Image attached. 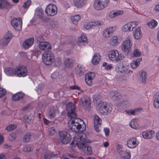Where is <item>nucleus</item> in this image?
Segmentation results:
<instances>
[{
  "mask_svg": "<svg viewBox=\"0 0 159 159\" xmlns=\"http://www.w3.org/2000/svg\"><path fill=\"white\" fill-rule=\"evenodd\" d=\"M87 142L86 134L84 133H81L74 138L70 145L72 147L77 146L79 149L89 155L91 154L92 151L91 148L86 143Z\"/></svg>",
  "mask_w": 159,
  "mask_h": 159,
  "instance_id": "nucleus-1",
  "label": "nucleus"
},
{
  "mask_svg": "<svg viewBox=\"0 0 159 159\" xmlns=\"http://www.w3.org/2000/svg\"><path fill=\"white\" fill-rule=\"evenodd\" d=\"M68 121V126L70 129L73 132H77L84 131L86 129V125L81 128L82 124H84V121L81 119L77 118L76 117H72Z\"/></svg>",
  "mask_w": 159,
  "mask_h": 159,
  "instance_id": "nucleus-2",
  "label": "nucleus"
},
{
  "mask_svg": "<svg viewBox=\"0 0 159 159\" xmlns=\"http://www.w3.org/2000/svg\"><path fill=\"white\" fill-rule=\"evenodd\" d=\"M132 44V41L129 37L126 38L122 42L121 48L125 55H127L131 52Z\"/></svg>",
  "mask_w": 159,
  "mask_h": 159,
  "instance_id": "nucleus-3",
  "label": "nucleus"
},
{
  "mask_svg": "<svg viewBox=\"0 0 159 159\" xmlns=\"http://www.w3.org/2000/svg\"><path fill=\"white\" fill-rule=\"evenodd\" d=\"M99 106V108L98 110V111L99 114L102 115L109 114L112 110L111 107L108 103L100 102Z\"/></svg>",
  "mask_w": 159,
  "mask_h": 159,
  "instance_id": "nucleus-4",
  "label": "nucleus"
},
{
  "mask_svg": "<svg viewBox=\"0 0 159 159\" xmlns=\"http://www.w3.org/2000/svg\"><path fill=\"white\" fill-rule=\"evenodd\" d=\"M42 59L43 62L46 65H50L54 61V55L51 51H46L42 54Z\"/></svg>",
  "mask_w": 159,
  "mask_h": 159,
  "instance_id": "nucleus-5",
  "label": "nucleus"
},
{
  "mask_svg": "<svg viewBox=\"0 0 159 159\" xmlns=\"http://www.w3.org/2000/svg\"><path fill=\"white\" fill-rule=\"evenodd\" d=\"M108 57L109 59L112 61L117 62L119 61L122 60L124 56L121 53L119 54L116 50H112L109 52Z\"/></svg>",
  "mask_w": 159,
  "mask_h": 159,
  "instance_id": "nucleus-6",
  "label": "nucleus"
},
{
  "mask_svg": "<svg viewBox=\"0 0 159 159\" xmlns=\"http://www.w3.org/2000/svg\"><path fill=\"white\" fill-rule=\"evenodd\" d=\"M109 0H96L94 3V7L97 10L102 9L108 5Z\"/></svg>",
  "mask_w": 159,
  "mask_h": 159,
  "instance_id": "nucleus-7",
  "label": "nucleus"
},
{
  "mask_svg": "<svg viewBox=\"0 0 159 159\" xmlns=\"http://www.w3.org/2000/svg\"><path fill=\"white\" fill-rule=\"evenodd\" d=\"M57 12V6L54 4H50L46 7L45 10L46 14L48 16H53L56 15Z\"/></svg>",
  "mask_w": 159,
  "mask_h": 159,
  "instance_id": "nucleus-8",
  "label": "nucleus"
},
{
  "mask_svg": "<svg viewBox=\"0 0 159 159\" xmlns=\"http://www.w3.org/2000/svg\"><path fill=\"white\" fill-rule=\"evenodd\" d=\"M66 110L67 111L68 116L70 118L76 117L75 113V107L74 103L72 102L68 103L66 105Z\"/></svg>",
  "mask_w": 159,
  "mask_h": 159,
  "instance_id": "nucleus-9",
  "label": "nucleus"
},
{
  "mask_svg": "<svg viewBox=\"0 0 159 159\" xmlns=\"http://www.w3.org/2000/svg\"><path fill=\"white\" fill-rule=\"evenodd\" d=\"M59 134L61 140L63 144H66L70 141L71 137L68 132L65 131H60Z\"/></svg>",
  "mask_w": 159,
  "mask_h": 159,
  "instance_id": "nucleus-10",
  "label": "nucleus"
},
{
  "mask_svg": "<svg viewBox=\"0 0 159 159\" xmlns=\"http://www.w3.org/2000/svg\"><path fill=\"white\" fill-rule=\"evenodd\" d=\"M27 70L26 67L21 65L16 66V75L19 77H24L27 75Z\"/></svg>",
  "mask_w": 159,
  "mask_h": 159,
  "instance_id": "nucleus-11",
  "label": "nucleus"
},
{
  "mask_svg": "<svg viewBox=\"0 0 159 159\" xmlns=\"http://www.w3.org/2000/svg\"><path fill=\"white\" fill-rule=\"evenodd\" d=\"M138 24L139 22L137 21L130 22L124 25L122 27V29L124 31H131Z\"/></svg>",
  "mask_w": 159,
  "mask_h": 159,
  "instance_id": "nucleus-12",
  "label": "nucleus"
},
{
  "mask_svg": "<svg viewBox=\"0 0 159 159\" xmlns=\"http://www.w3.org/2000/svg\"><path fill=\"white\" fill-rule=\"evenodd\" d=\"M11 24L16 30L19 31L22 29V20L21 18H14L11 22Z\"/></svg>",
  "mask_w": 159,
  "mask_h": 159,
  "instance_id": "nucleus-13",
  "label": "nucleus"
},
{
  "mask_svg": "<svg viewBox=\"0 0 159 159\" xmlns=\"http://www.w3.org/2000/svg\"><path fill=\"white\" fill-rule=\"evenodd\" d=\"M138 142L137 138L135 137L130 138L127 141L126 144L128 147L130 148H135L138 144Z\"/></svg>",
  "mask_w": 159,
  "mask_h": 159,
  "instance_id": "nucleus-14",
  "label": "nucleus"
},
{
  "mask_svg": "<svg viewBox=\"0 0 159 159\" xmlns=\"http://www.w3.org/2000/svg\"><path fill=\"white\" fill-rule=\"evenodd\" d=\"M79 103L82 104L83 106L84 107V108L85 110L87 109L90 107V99L88 97H83L80 99Z\"/></svg>",
  "mask_w": 159,
  "mask_h": 159,
  "instance_id": "nucleus-15",
  "label": "nucleus"
},
{
  "mask_svg": "<svg viewBox=\"0 0 159 159\" xmlns=\"http://www.w3.org/2000/svg\"><path fill=\"white\" fill-rule=\"evenodd\" d=\"M102 119L97 115H95L94 118V127L96 131L99 132L100 131V128L102 125Z\"/></svg>",
  "mask_w": 159,
  "mask_h": 159,
  "instance_id": "nucleus-16",
  "label": "nucleus"
},
{
  "mask_svg": "<svg viewBox=\"0 0 159 159\" xmlns=\"http://www.w3.org/2000/svg\"><path fill=\"white\" fill-rule=\"evenodd\" d=\"M12 37V34L10 32L6 33L4 37L2 39V44L4 46L7 45Z\"/></svg>",
  "mask_w": 159,
  "mask_h": 159,
  "instance_id": "nucleus-17",
  "label": "nucleus"
},
{
  "mask_svg": "<svg viewBox=\"0 0 159 159\" xmlns=\"http://www.w3.org/2000/svg\"><path fill=\"white\" fill-rule=\"evenodd\" d=\"M116 27L111 26L104 29L103 31V35L105 38H107L110 37L111 34L114 31Z\"/></svg>",
  "mask_w": 159,
  "mask_h": 159,
  "instance_id": "nucleus-18",
  "label": "nucleus"
},
{
  "mask_svg": "<svg viewBox=\"0 0 159 159\" xmlns=\"http://www.w3.org/2000/svg\"><path fill=\"white\" fill-rule=\"evenodd\" d=\"M94 76V73L91 72L87 73L85 75V79L86 83L89 86L92 84V80Z\"/></svg>",
  "mask_w": 159,
  "mask_h": 159,
  "instance_id": "nucleus-19",
  "label": "nucleus"
},
{
  "mask_svg": "<svg viewBox=\"0 0 159 159\" xmlns=\"http://www.w3.org/2000/svg\"><path fill=\"white\" fill-rule=\"evenodd\" d=\"M35 14L43 22L47 21V19H46L45 20L44 18L43 12L42 9L37 8L35 10Z\"/></svg>",
  "mask_w": 159,
  "mask_h": 159,
  "instance_id": "nucleus-20",
  "label": "nucleus"
},
{
  "mask_svg": "<svg viewBox=\"0 0 159 159\" xmlns=\"http://www.w3.org/2000/svg\"><path fill=\"white\" fill-rule=\"evenodd\" d=\"M34 41V39L33 38L26 39L23 43V47L25 48H28L33 45Z\"/></svg>",
  "mask_w": 159,
  "mask_h": 159,
  "instance_id": "nucleus-21",
  "label": "nucleus"
},
{
  "mask_svg": "<svg viewBox=\"0 0 159 159\" xmlns=\"http://www.w3.org/2000/svg\"><path fill=\"white\" fill-rule=\"evenodd\" d=\"M39 48L42 50H45L51 49V45L48 42H41L39 44Z\"/></svg>",
  "mask_w": 159,
  "mask_h": 159,
  "instance_id": "nucleus-22",
  "label": "nucleus"
},
{
  "mask_svg": "<svg viewBox=\"0 0 159 159\" xmlns=\"http://www.w3.org/2000/svg\"><path fill=\"white\" fill-rule=\"evenodd\" d=\"M5 73L8 76H13L16 74V69L11 67H7L4 69Z\"/></svg>",
  "mask_w": 159,
  "mask_h": 159,
  "instance_id": "nucleus-23",
  "label": "nucleus"
},
{
  "mask_svg": "<svg viewBox=\"0 0 159 159\" xmlns=\"http://www.w3.org/2000/svg\"><path fill=\"white\" fill-rule=\"evenodd\" d=\"M24 96V94L22 92H17L12 96V99L15 101H18L23 98Z\"/></svg>",
  "mask_w": 159,
  "mask_h": 159,
  "instance_id": "nucleus-24",
  "label": "nucleus"
},
{
  "mask_svg": "<svg viewBox=\"0 0 159 159\" xmlns=\"http://www.w3.org/2000/svg\"><path fill=\"white\" fill-rule=\"evenodd\" d=\"M11 7V5L5 0H0V9H8Z\"/></svg>",
  "mask_w": 159,
  "mask_h": 159,
  "instance_id": "nucleus-25",
  "label": "nucleus"
},
{
  "mask_svg": "<svg viewBox=\"0 0 159 159\" xmlns=\"http://www.w3.org/2000/svg\"><path fill=\"white\" fill-rule=\"evenodd\" d=\"M154 131H145L142 133L143 137L144 138L152 139L154 136Z\"/></svg>",
  "mask_w": 159,
  "mask_h": 159,
  "instance_id": "nucleus-26",
  "label": "nucleus"
},
{
  "mask_svg": "<svg viewBox=\"0 0 159 159\" xmlns=\"http://www.w3.org/2000/svg\"><path fill=\"white\" fill-rule=\"evenodd\" d=\"M101 56L99 53H96L94 55L92 61L93 65H96L98 64L101 60Z\"/></svg>",
  "mask_w": 159,
  "mask_h": 159,
  "instance_id": "nucleus-27",
  "label": "nucleus"
},
{
  "mask_svg": "<svg viewBox=\"0 0 159 159\" xmlns=\"http://www.w3.org/2000/svg\"><path fill=\"white\" fill-rule=\"evenodd\" d=\"M141 32L140 27H138L136 28L134 33V37L135 39H139L142 37V34Z\"/></svg>",
  "mask_w": 159,
  "mask_h": 159,
  "instance_id": "nucleus-28",
  "label": "nucleus"
},
{
  "mask_svg": "<svg viewBox=\"0 0 159 159\" xmlns=\"http://www.w3.org/2000/svg\"><path fill=\"white\" fill-rule=\"evenodd\" d=\"M142 61V58L140 57L133 60L131 62V66L132 68L135 69L139 65L140 62Z\"/></svg>",
  "mask_w": 159,
  "mask_h": 159,
  "instance_id": "nucleus-29",
  "label": "nucleus"
},
{
  "mask_svg": "<svg viewBox=\"0 0 159 159\" xmlns=\"http://www.w3.org/2000/svg\"><path fill=\"white\" fill-rule=\"evenodd\" d=\"M110 95L112 99L118 100L121 98V96L120 93H118L117 91H111L110 92Z\"/></svg>",
  "mask_w": 159,
  "mask_h": 159,
  "instance_id": "nucleus-30",
  "label": "nucleus"
},
{
  "mask_svg": "<svg viewBox=\"0 0 159 159\" xmlns=\"http://www.w3.org/2000/svg\"><path fill=\"white\" fill-rule=\"evenodd\" d=\"M85 71L84 66L83 65H79L77 66L76 68V73L79 75H83Z\"/></svg>",
  "mask_w": 159,
  "mask_h": 159,
  "instance_id": "nucleus-31",
  "label": "nucleus"
},
{
  "mask_svg": "<svg viewBox=\"0 0 159 159\" xmlns=\"http://www.w3.org/2000/svg\"><path fill=\"white\" fill-rule=\"evenodd\" d=\"M120 155L122 156L121 159H130L131 155L130 152L124 151H121L119 152Z\"/></svg>",
  "mask_w": 159,
  "mask_h": 159,
  "instance_id": "nucleus-32",
  "label": "nucleus"
},
{
  "mask_svg": "<svg viewBox=\"0 0 159 159\" xmlns=\"http://www.w3.org/2000/svg\"><path fill=\"white\" fill-rule=\"evenodd\" d=\"M74 62L73 60L71 58H67L64 62L65 66L67 68L71 67L73 66Z\"/></svg>",
  "mask_w": 159,
  "mask_h": 159,
  "instance_id": "nucleus-33",
  "label": "nucleus"
},
{
  "mask_svg": "<svg viewBox=\"0 0 159 159\" xmlns=\"http://www.w3.org/2000/svg\"><path fill=\"white\" fill-rule=\"evenodd\" d=\"M86 0H73L74 3L77 7L80 8L84 6Z\"/></svg>",
  "mask_w": 159,
  "mask_h": 159,
  "instance_id": "nucleus-34",
  "label": "nucleus"
},
{
  "mask_svg": "<svg viewBox=\"0 0 159 159\" xmlns=\"http://www.w3.org/2000/svg\"><path fill=\"white\" fill-rule=\"evenodd\" d=\"M154 99L153 106L156 108H159V93L155 94Z\"/></svg>",
  "mask_w": 159,
  "mask_h": 159,
  "instance_id": "nucleus-35",
  "label": "nucleus"
},
{
  "mask_svg": "<svg viewBox=\"0 0 159 159\" xmlns=\"http://www.w3.org/2000/svg\"><path fill=\"white\" fill-rule=\"evenodd\" d=\"M57 153H55L51 151H48L44 153V159H50L52 157H57Z\"/></svg>",
  "mask_w": 159,
  "mask_h": 159,
  "instance_id": "nucleus-36",
  "label": "nucleus"
},
{
  "mask_svg": "<svg viewBox=\"0 0 159 159\" xmlns=\"http://www.w3.org/2000/svg\"><path fill=\"white\" fill-rule=\"evenodd\" d=\"M78 41L79 43L78 44L79 45V43H81L83 44L88 43V39L86 36L84 35H82L79 38Z\"/></svg>",
  "mask_w": 159,
  "mask_h": 159,
  "instance_id": "nucleus-37",
  "label": "nucleus"
},
{
  "mask_svg": "<svg viewBox=\"0 0 159 159\" xmlns=\"http://www.w3.org/2000/svg\"><path fill=\"white\" fill-rule=\"evenodd\" d=\"M142 110V109L140 108L135 109L134 110H129V111H126V113L129 115H135L138 113Z\"/></svg>",
  "mask_w": 159,
  "mask_h": 159,
  "instance_id": "nucleus-38",
  "label": "nucleus"
},
{
  "mask_svg": "<svg viewBox=\"0 0 159 159\" xmlns=\"http://www.w3.org/2000/svg\"><path fill=\"white\" fill-rule=\"evenodd\" d=\"M123 13L122 11H112L109 13V16L110 18H113L115 16L122 14Z\"/></svg>",
  "mask_w": 159,
  "mask_h": 159,
  "instance_id": "nucleus-39",
  "label": "nucleus"
},
{
  "mask_svg": "<svg viewBox=\"0 0 159 159\" xmlns=\"http://www.w3.org/2000/svg\"><path fill=\"white\" fill-rule=\"evenodd\" d=\"M129 125L134 129H136L138 126V120L136 119H133L130 121Z\"/></svg>",
  "mask_w": 159,
  "mask_h": 159,
  "instance_id": "nucleus-40",
  "label": "nucleus"
},
{
  "mask_svg": "<svg viewBox=\"0 0 159 159\" xmlns=\"http://www.w3.org/2000/svg\"><path fill=\"white\" fill-rule=\"evenodd\" d=\"M80 18V16L79 15H77L71 17V20L74 24L77 25Z\"/></svg>",
  "mask_w": 159,
  "mask_h": 159,
  "instance_id": "nucleus-41",
  "label": "nucleus"
},
{
  "mask_svg": "<svg viewBox=\"0 0 159 159\" xmlns=\"http://www.w3.org/2000/svg\"><path fill=\"white\" fill-rule=\"evenodd\" d=\"M110 44L112 45H115L118 43V39L116 36H112L110 40Z\"/></svg>",
  "mask_w": 159,
  "mask_h": 159,
  "instance_id": "nucleus-42",
  "label": "nucleus"
},
{
  "mask_svg": "<svg viewBox=\"0 0 159 159\" xmlns=\"http://www.w3.org/2000/svg\"><path fill=\"white\" fill-rule=\"evenodd\" d=\"M140 78L142 79L141 82L145 84L147 78V73L146 72L142 71L140 74Z\"/></svg>",
  "mask_w": 159,
  "mask_h": 159,
  "instance_id": "nucleus-43",
  "label": "nucleus"
},
{
  "mask_svg": "<svg viewBox=\"0 0 159 159\" xmlns=\"http://www.w3.org/2000/svg\"><path fill=\"white\" fill-rule=\"evenodd\" d=\"M157 21L154 20H152L150 22L147 23V25L151 28H153L155 27L157 25Z\"/></svg>",
  "mask_w": 159,
  "mask_h": 159,
  "instance_id": "nucleus-44",
  "label": "nucleus"
},
{
  "mask_svg": "<svg viewBox=\"0 0 159 159\" xmlns=\"http://www.w3.org/2000/svg\"><path fill=\"white\" fill-rule=\"evenodd\" d=\"M141 54V52L137 48H135L133 52L132 57H139Z\"/></svg>",
  "mask_w": 159,
  "mask_h": 159,
  "instance_id": "nucleus-45",
  "label": "nucleus"
},
{
  "mask_svg": "<svg viewBox=\"0 0 159 159\" xmlns=\"http://www.w3.org/2000/svg\"><path fill=\"white\" fill-rule=\"evenodd\" d=\"M31 135L29 133H27L24 136L23 138V141L26 143L28 142L31 138Z\"/></svg>",
  "mask_w": 159,
  "mask_h": 159,
  "instance_id": "nucleus-46",
  "label": "nucleus"
},
{
  "mask_svg": "<svg viewBox=\"0 0 159 159\" xmlns=\"http://www.w3.org/2000/svg\"><path fill=\"white\" fill-rule=\"evenodd\" d=\"M101 96L100 94L99 93H97L94 94L93 96V100L94 101H95L96 102L100 99Z\"/></svg>",
  "mask_w": 159,
  "mask_h": 159,
  "instance_id": "nucleus-47",
  "label": "nucleus"
},
{
  "mask_svg": "<svg viewBox=\"0 0 159 159\" xmlns=\"http://www.w3.org/2000/svg\"><path fill=\"white\" fill-rule=\"evenodd\" d=\"M17 127L16 125H10L6 127V129L8 131H11L16 128Z\"/></svg>",
  "mask_w": 159,
  "mask_h": 159,
  "instance_id": "nucleus-48",
  "label": "nucleus"
},
{
  "mask_svg": "<svg viewBox=\"0 0 159 159\" xmlns=\"http://www.w3.org/2000/svg\"><path fill=\"white\" fill-rule=\"evenodd\" d=\"M31 0H27L24 3L23 5V7L25 9L28 8L31 4Z\"/></svg>",
  "mask_w": 159,
  "mask_h": 159,
  "instance_id": "nucleus-49",
  "label": "nucleus"
},
{
  "mask_svg": "<svg viewBox=\"0 0 159 159\" xmlns=\"http://www.w3.org/2000/svg\"><path fill=\"white\" fill-rule=\"evenodd\" d=\"M54 61H55V64L56 66H59L61 63V59L59 57H57L54 58Z\"/></svg>",
  "mask_w": 159,
  "mask_h": 159,
  "instance_id": "nucleus-50",
  "label": "nucleus"
},
{
  "mask_svg": "<svg viewBox=\"0 0 159 159\" xmlns=\"http://www.w3.org/2000/svg\"><path fill=\"white\" fill-rule=\"evenodd\" d=\"M55 113L54 111H51L49 113L48 117L50 119H53L55 116Z\"/></svg>",
  "mask_w": 159,
  "mask_h": 159,
  "instance_id": "nucleus-51",
  "label": "nucleus"
},
{
  "mask_svg": "<svg viewBox=\"0 0 159 159\" xmlns=\"http://www.w3.org/2000/svg\"><path fill=\"white\" fill-rule=\"evenodd\" d=\"M16 137V134L15 133H12L10 134L8 136L9 139L11 141L14 140Z\"/></svg>",
  "mask_w": 159,
  "mask_h": 159,
  "instance_id": "nucleus-52",
  "label": "nucleus"
},
{
  "mask_svg": "<svg viewBox=\"0 0 159 159\" xmlns=\"http://www.w3.org/2000/svg\"><path fill=\"white\" fill-rule=\"evenodd\" d=\"M90 22V24L92 25V26H99L101 25V22L100 21H95Z\"/></svg>",
  "mask_w": 159,
  "mask_h": 159,
  "instance_id": "nucleus-53",
  "label": "nucleus"
},
{
  "mask_svg": "<svg viewBox=\"0 0 159 159\" xmlns=\"http://www.w3.org/2000/svg\"><path fill=\"white\" fill-rule=\"evenodd\" d=\"M48 131L50 135H52L55 132V129L53 127H51L48 129Z\"/></svg>",
  "mask_w": 159,
  "mask_h": 159,
  "instance_id": "nucleus-54",
  "label": "nucleus"
},
{
  "mask_svg": "<svg viewBox=\"0 0 159 159\" xmlns=\"http://www.w3.org/2000/svg\"><path fill=\"white\" fill-rule=\"evenodd\" d=\"M6 93L5 89L0 88V98L5 95Z\"/></svg>",
  "mask_w": 159,
  "mask_h": 159,
  "instance_id": "nucleus-55",
  "label": "nucleus"
},
{
  "mask_svg": "<svg viewBox=\"0 0 159 159\" xmlns=\"http://www.w3.org/2000/svg\"><path fill=\"white\" fill-rule=\"evenodd\" d=\"M22 149L23 151L26 152H29L31 151V148L27 146H24Z\"/></svg>",
  "mask_w": 159,
  "mask_h": 159,
  "instance_id": "nucleus-56",
  "label": "nucleus"
},
{
  "mask_svg": "<svg viewBox=\"0 0 159 159\" xmlns=\"http://www.w3.org/2000/svg\"><path fill=\"white\" fill-rule=\"evenodd\" d=\"M128 103V102L127 101H123L120 104V105L122 107H127L128 106L127 104Z\"/></svg>",
  "mask_w": 159,
  "mask_h": 159,
  "instance_id": "nucleus-57",
  "label": "nucleus"
},
{
  "mask_svg": "<svg viewBox=\"0 0 159 159\" xmlns=\"http://www.w3.org/2000/svg\"><path fill=\"white\" fill-rule=\"evenodd\" d=\"M69 89H70L71 90L76 89L79 91L80 90V87L77 85H73L72 86H70L69 87Z\"/></svg>",
  "mask_w": 159,
  "mask_h": 159,
  "instance_id": "nucleus-58",
  "label": "nucleus"
},
{
  "mask_svg": "<svg viewBox=\"0 0 159 159\" xmlns=\"http://www.w3.org/2000/svg\"><path fill=\"white\" fill-rule=\"evenodd\" d=\"M58 73L57 72L53 73L51 75V77L53 80L57 78Z\"/></svg>",
  "mask_w": 159,
  "mask_h": 159,
  "instance_id": "nucleus-59",
  "label": "nucleus"
},
{
  "mask_svg": "<svg viewBox=\"0 0 159 159\" xmlns=\"http://www.w3.org/2000/svg\"><path fill=\"white\" fill-rule=\"evenodd\" d=\"M104 132L106 136H108L109 135L110 131L108 128H105L104 129Z\"/></svg>",
  "mask_w": 159,
  "mask_h": 159,
  "instance_id": "nucleus-60",
  "label": "nucleus"
},
{
  "mask_svg": "<svg viewBox=\"0 0 159 159\" xmlns=\"http://www.w3.org/2000/svg\"><path fill=\"white\" fill-rule=\"evenodd\" d=\"M91 22H89L85 24L84 26V28L86 29H88L92 27V26L90 24Z\"/></svg>",
  "mask_w": 159,
  "mask_h": 159,
  "instance_id": "nucleus-61",
  "label": "nucleus"
},
{
  "mask_svg": "<svg viewBox=\"0 0 159 159\" xmlns=\"http://www.w3.org/2000/svg\"><path fill=\"white\" fill-rule=\"evenodd\" d=\"M123 70H124V71L126 74H131L133 72L130 70H128V69H126V68H125L124 67H123Z\"/></svg>",
  "mask_w": 159,
  "mask_h": 159,
  "instance_id": "nucleus-62",
  "label": "nucleus"
},
{
  "mask_svg": "<svg viewBox=\"0 0 159 159\" xmlns=\"http://www.w3.org/2000/svg\"><path fill=\"white\" fill-rule=\"evenodd\" d=\"M43 121L44 122V123L46 125H48L49 124H50V121L49 120H48L46 118H43Z\"/></svg>",
  "mask_w": 159,
  "mask_h": 159,
  "instance_id": "nucleus-63",
  "label": "nucleus"
},
{
  "mask_svg": "<svg viewBox=\"0 0 159 159\" xmlns=\"http://www.w3.org/2000/svg\"><path fill=\"white\" fill-rule=\"evenodd\" d=\"M112 68V66L111 64H109L107 65L105 68V70H109L111 69Z\"/></svg>",
  "mask_w": 159,
  "mask_h": 159,
  "instance_id": "nucleus-64",
  "label": "nucleus"
}]
</instances>
